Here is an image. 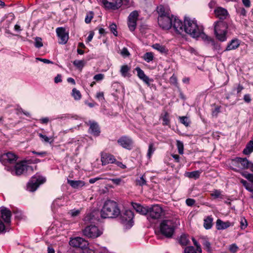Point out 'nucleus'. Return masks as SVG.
<instances>
[{"instance_id": "obj_33", "label": "nucleus", "mask_w": 253, "mask_h": 253, "mask_svg": "<svg viewBox=\"0 0 253 253\" xmlns=\"http://www.w3.org/2000/svg\"><path fill=\"white\" fill-rule=\"evenodd\" d=\"M248 169H250L253 172V164L250 162ZM243 175L249 181L253 183V174L247 173H244Z\"/></svg>"}, {"instance_id": "obj_32", "label": "nucleus", "mask_w": 253, "mask_h": 253, "mask_svg": "<svg viewBox=\"0 0 253 253\" xmlns=\"http://www.w3.org/2000/svg\"><path fill=\"white\" fill-rule=\"evenodd\" d=\"M161 118L163 120V125L164 126H168L169 124V114L167 112H164L162 114Z\"/></svg>"}, {"instance_id": "obj_23", "label": "nucleus", "mask_w": 253, "mask_h": 253, "mask_svg": "<svg viewBox=\"0 0 253 253\" xmlns=\"http://www.w3.org/2000/svg\"><path fill=\"white\" fill-rule=\"evenodd\" d=\"M135 70L137 72V76L138 78L143 81L145 84L149 85L150 80L149 79V77L145 74L144 71L138 67L135 68Z\"/></svg>"}, {"instance_id": "obj_8", "label": "nucleus", "mask_w": 253, "mask_h": 253, "mask_svg": "<svg viewBox=\"0 0 253 253\" xmlns=\"http://www.w3.org/2000/svg\"><path fill=\"white\" fill-rule=\"evenodd\" d=\"M46 181L45 177L36 174L33 176L28 183V188L31 190H37L39 186L44 183Z\"/></svg>"}, {"instance_id": "obj_64", "label": "nucleus", "mask_w": 253, "mask_h": 253, "mask_svg": "<svg viewBox=\"0 0 253 253\" xmlns=\"http://www.w3.org/2000/svg\"><path fill=\"white\" fill-rule=\"evenodd\" d=\"M242 2L246 7H249L251 5V1L250 0H242Z\"/></svg>"}, {"instance_id": "obj_47", "label": "nucleus", "mask_w": 253, "mask_h": 253, "mask_svg": "<svg viewBox=\"0 0 253 253\" xmlns=\"http://www.w3.org/2000/svg\"><path fill=\"white\" fill-rule=\"evenodd\" d=\"M43 44L42 42V39L40 38H36L35 39V46L37 48H40L42 46Z\"/></svg>"}, {"instance_id": "obj_22", "label": "nucleus", "mask_w": 253, "mask_h": 253, "mask_svg": "<svg viewBox=\"0 0 253 253\" xmlns=\"http://www.w3.org/2000/svg\"><path fill=\"white\" fill-rule=\"evenodd\" d=\"M241 41L237 39H232L228 44L225 51L235 50L239 47Z\"/></svg>"}, {"instance_id": "obj_48", "label": "nucleus", "mask_w": 253, "mask_h": 253, "mask_svg": "<svg viewBox=\"0 0 253 253\" xmlns=\"http://www.w3.org/2000/svg\"><path fill=\"white\" fill-rule=\"evenodd\" d=\"M137 183L140 185H143L146 184V179L145 175H142L139 179L137 180Z\"/></svg>"}, {"instance_id": "obj_2", "label": "nucleus", "mask_w": 253, "mask_h": 253, "mask_svg": "<svg viewBox=\"0 0 253 253\" xmlns=\"http://www.w3.org/2000/svg\"><path fill=\"white\" fill-rule=\"evenodd\" d=\"M179 224V221L176 218L163 220L160 226L161 233L168 238L173 235L175 229Z\"/></svg>"}, {"instance_id": "obj_13", "label": "nucleus", "mask_w": 253, "mask_h": 253, "mask_svg": "<svg viewBox=\"0 0 253 253\" xmlns=\"http://www.w3.org/2000/svg\"><path fill=\"white\" fill-rule=\"evenodd\" d=\"M138 15V11H133L130 13L128 17V27L129 30L132 32L134 31L136 28Z\"/></svg>"}, {"instance_id": "obj_42", "label": "nucleus", "mask_w": 253, "mask_h": 253, "mask_svg": "<svg viewBox=\"0 0 253 253\" xmlns=\"http://www.w3.org/2000/svg\"><path fill=\"white\" fill-rule=\"evenodd\" d=\"M130 70V68L127 65H125L121 67V73L122 75L125 77L126 76L127 73Z\"/></svg>"}, {"instance_id": "obj_10", "label": "nucleus", "mask_w": 253, "mask_h": 253, "mask_svg": "<svg viewBox=\"0 0 253 253\" xmlns=\"http://www.w3.org/2000/svg\"><path fill=\"white\" fill-rule=\"evenodd\" d=\"M173 16H159L158 18L159 26L163 29L168 30L172 27Z\"/></svg>"}, {"instance_id": "obj_46", "label": "nucleus", "mask_w": 253, "mask_h": 253, "mask_svg": "<svg viewBox=\"0 0 253 253\" xmlns=\"http://www.w3.org/2000/svg\"><path fill=\"white\" fill-rule=\"evenodd\" d=\"M110 30L113 33L114 36H117L118 32L117 31V25L114 23L110 26Z\"/></svg>"}, {"instance_id": "obj_26", "label": "nucleus", "mask_w": 253, "mask_h": 253, "mask_svg": "<svg viewBox=\"0 0 253 253\" xmlns=\"http://www.w3.org/2000/svg\"><path fill=\"white\" fill-rule=\"evenodd\" d=\"M133 217V212L130 210H126L123 215V219L128 223L131 222Z\"/></svg>"}, {"instance_id": "obj_28", "label": "nucleus", "mask_w": 253, "mask_h": 253, "mask_svg": "<svg viewBox=\"0 0 253 253\" xmlns=\"http://www.w3.org/2000/svg\"><path fill=\"white\" fill-rule=\"evenodd\" d=\"M157 11L159 16H168L171 15L169 9H166L163 5H160L157 7Z\"/></svg>"}, {"instance_id": "obj_54", "label": "nucleus", "mask_w": 253, "mask_h": 253, "mask_svg": "<svg viewBox=\"0 0 253 253\" xmlns=\"http://www.w3.org/2000/svg\"><path fill=\"white\" fill-rule=\"evenodd\" d=\"M104 75L102 74H98L95 75L93 77V79L96 81H100L104 79Z\"/></svg>"}, {"instance_id": "obj_7", "label": "nucleus", "mask_w": 253, "mask_h": 253, "mask_svg": "<svg viewBox=\"0 0 253 253\" xmlns=\"http://www.w3.org/2000/svg\"><path fill=\"white\" fill-rule=\"evenodd\" d=\"M163 213V209L158 205L149 206L148 212V218L152 219L160 218Z\"/></svg>"}, {"instance_id": "obj_39", "label": "nucleus", "mask_w": 253, "mask_h": 253, "mask_svg": "<svg viewBox=\"0 0 253 253\" xmlns=\"http://www.w3.org/2000/svg\"><path fill=\"white\" fill-rule=\"evenodd\" d=\"M39 136L42 141L45 143H51L53 140L52 137H48L46 135H43L42 133H39Z\"/></svg>"}, {"instance_id": "obj_56", "label": "nucleus", "mask_w": 253, "mask_h": 253, "mask_svg": "<svg viewBox=\"0 0 253 253\" xmlns=\"http://www.w3.org/2000/svg\"><path fill=\"white\" fill-rule=\"evenodd\" d=\"M121 54L123 56H127L129 55V53L126 47H124L123 48V49L121 51Z\"/></svg>"}, {"instance_id": "obj_62", "label": "nucleus", "mask_w": 253, "mask_h": 253, "mask_svg": "<svg viewBox=\"0 0 253 253\" xmlns=\"http://www.w3.org/2000/svg\"><path fill=\"white\" fill-rule=\"evenodd\" d=\"M93 36H94V33L93 32H90L88 37L87 38L86 42H90L92 40V39L93 37Z\"/></svg>"}, {"instance_id": "obj_29", "label": "nucleus", "mask_w": 253, "mask_h": 253, "mask_svg": "<svg viewBox=\"0 0 253 253\" xmlns=\"http://www.w3.org/2000/svg\"><path fill=\"white\" fill-rule=\"evenodd\" d=\"M201 173L202 171L200 170H196L192 172H187L185 173V176L190 178L197 179L200 177V175L201 174Z\"/></svg>"}, {"instance_id": "obj_19", "label": "nucleus", "mask_w": 253, "mask_h": 253, "mask_svg": "<svg viewBox=\"0 0 253 253\" xmlns=\"http://www.w3.org/2000/svg\"><path fill=\"white\" fill-rule=\"evenodd\" d=\"M215 16L220 19L224 20L229 17L227 10L221 7H217L214 10Z\"/></svg>"}, {"instance_id": "obj_24", "label": "nucleus", "mask_w": 253, "mask_h": 253, "mask_svg": "<svg viewBox=\"0 0 253 253\" xmlns=\"http://www.w3.org/2000/svg\"><path fill=\"white\" fill-rule=\"evenodd\" d=\"M233 225V223L228 221L223 222L220 219H218L216 222V226L217 230H223Z\"/></svg>"}, {"instance_id": "obj_18", "label": "nucleus", "mask_w": 253, "mask_h": 253, "mask_svg": "<svg viewBox=\"0 0 253 253\" xmlns=\"http://www.w3.org/2000/svg\"><path fill=\"white\" fill-rule=\"evenodd\" d=\"M1 218L6 224H9L11 222V211L5 207H2L0 210Z\"/></svg>"}, {"instance_id": "obj_14", "label": "nucleus", "mask_w": 253, "mask_h": 253, "mask_svg": "<svg viewBox=\"0 0 253 253\" xmlns=\"http://www.w3.org/2000/svg\"><path fill=\"white\" fill-rule=\"evenodd\" d=\"M118 143L122 147L130 150L132 147L133 141L131 137L127 136H123L117 141Z\"/></svg>"}, {"instance_id": "obj_55", "label": "nucleus", "mask_w": 253, "mask_h": 253, "mask_svg": "<svg viewBox=\"0 0 253 253\" xmlns=\"http://www.w3.org/2000/svg\"><path fill=\"white\" fill-rule=\"evenodd\" d=\"M238 247L235 244H232L229 247V250L232 253H235L238 250Z\"/></svg>"}, {"instance_id": "obj_6", "label": "nucleus", "mask_w": 253, "mask_h": 253, "mask_svg": "<svg viewBox=\"0 0 253 253\" xmlns=\"http://www.w3.org/2000/svg\"><path fill=\"white\" fill-rule=\"evenodd\" d=\"M84 235L91 238H95L102 234V231L98 227L90 225L86 226L83 231Z\"/></svg>"}, {"instance_id": "obj_50", "label": "nucleus", "mask_w": 253, "mask_h": 253, "mask_svg": "<svg viewBox=\"0 0 253 253\" xmlns=\"http://www.w3.org/2000/svg\"><path fill=\"white\" fill-rule=\"evenodd\" d=\"M192 241L193 242V244L197 248V252H199V253H201L202 252V249L201 248V246L200 245L198 244V243L197 242V241L195 239V238H192Z\"/></svg>"}, {"instance_id": "obj_61", "label": "nucleus", "mask_w": 253, "mask_h": 253, "mask_svg": "<svg viewBox=\"0 0 253 253\" xmlns=\"http://www.w3.org/2000/svg\"><path fill=\"white\" fill-rule=\"evenodd\" d=\"M219 112H220V107H216L214 109V110L212 111V115L213 116L216 117Z\"/></svg>"}, {"instance_id": "obj_49", "label": "nucleus", "mask_w": 253, "mask_h": 253, "mask_svg": "<svg viewBox=\"0 0 253 253\" xmlns=\"http://www.w3.org/2000/svg\"><path fill=\"white\" fill-rule=\"evenodd\" d=\"M80 213V210H72L69 212V214L72 217L78 216Z\"/></svg>"}, {"instance_id": "obj_30", "label": "nucleus", "mask_w": 253, "mask_h": 253, "mask_svg": "<svg viewBox=\"0 0 253 253\" xmlns=\"http://www.w3.org/2000/svg\"><path fill=\"white\" fill-rule=\"evenodd\" d=\"M152 46L154 49L158 50L161 53H167L168 51V49L166 48L165 46L159 43L154 44Z\"/></svg>"}, {"instance_id": "obj_15", "label": "nucleus", "mask_w": 253, "mask_h": 253, "mask_svg": "<svg viewBox=\"0 0 253 253\" xmlns=\"http://www.w3.org/2000/svg\"><path fill=\"white\" fill-rule=\"evenodd\" d=\"M17 156L11 152H8L1 155V160L4 165L14 164L16 160Z\"/></svg>"}, {"instance_id": "obj_34", "label": "nucleus", "mask_w": 253, "mask_h": 253, "mask_svg": "<svg viewBox=\"0 0 253 253\" xmlns=\"http://www.w3.org/2000/svg\"><path fill=\"white\" fill-rule=\"evenodd\" d=\"M212 225V218L208 216L204 219V226L206 229L211 228Z\"/></svg>"}, {"instance_id": "obj_4", "label": "nucleus", "mask_w": 253, "mask_h": 253, "mask_svg": "<svg viewBox=\"0 0 253 253\" xmlns=\"http://www.w3.org/2000/svg\"><path fill=\"white\" fill-rule=\"evenodd\" d=\"M227 24L223 21L219 20L214 22V31L216 38L220 42H224L227 40Z\"/></svg>"}, {"instance_id": "obj_31", "label": "nucleus", "mask_w": 253, "mask_h": 253, "mask_svg": "<svg viewBox=\"0 0 253 253\" xmlns=\"http://www.w3.org/2000/svg\"><path fill=\"white\" fill-rule=\"evenodd\" d=\"M253 151V140H251L247 144L246 148L243 150V153L245 155L251 154Z\"/></svg>"}, {"instance_id": "obj_51", "label": "nucleus", "mask_w": 253, "mask_h": 253, "mask_svg": "<svg viewBox=\"0 0 253 253\" xmlns=\"http://www.w3.org/2000/svg\"><path fill=\"white\" fill-rule=\"evenodd\" d=\"M96 98L100 101L104 100L105 98L104 97L103 92L100 91V92H97V93L96 94Z\"/></svg>"}, {"instance_id": "obj_58", "label": "nucleus", "mask_w": 253, "mask_h": 253, "mask_svg": "<svg viewBox=\"0 0 253 253\" xmlns=\"http://www.w3.org/2000/svg\"><path fill=\"white\" fill-rule=\"evenodd\" d=\"M247 226V222L245 219H242L241 220V227L242 229L245 228Z\"/></svg>"}, {"instance_id": "obj_5", "label": "nucleus", "mask_w": 253, "mask_h": 253, "mask_svg": "<svg viewBox=\"0 0 253 253\" xmlns=\"http://www.w3.org/2000/svg\"><path fill=\"white\" fill-rule=\"evenodd\" d=\"M230 167L233 169L239 170L240 169H248L250 162L246 158H236L231 160Z\"/></svg>"}, {"instance_id": "obj_53", "label": "nucleus", "mask_w": 253, "mask_h": 253, "mask_svg": "<svg viewBox=\"0 0 253 253\" xmlns=\"http://www.w3.org/2000/svg\"><path fill=\"white\" fill-rule=\"evenodd\" d=\"M93 18V13L90 12L89 14H87L85 18V22L87 24L89 23L92 19Z\"/></svg>"}, {"instance_id": "obj_52", "label": "nucleus", "mask_w": 253, "mask_h": 253, "mask_svg": "<svg viewBox=\"0 0 253 253\" xmlns=\"http://www.w3.org/2000/svg\"><path fill=\"white\" fill-rule=\"evenodd\" d=\"M203 245L205 249H206L207 252H210L211 251V244L209 242L207 241H205L203 243Z\"/></svg>"}, {"instance_id": "obj_9", "label": "nucleus", "mask_w": 253, "mask_h": 253, "mask_svg": "<svg viewBox=\"0 0 253 253\" xmlns=\"http://www.w3.org/2000/svg\"><path fill=\"white\" fill-rule=\"evenodd\" d=\"M32 170L31 166H28L26 162H21L17 163L11 170L12 174L20 175L23 173L25 171Z\"/></svg>"}, {"instance_id": "obj_63", "label": "nucleus", "mask_w": 253, "mask_h": 253, "mask_svg": "<svg viewBox=\"0 0 253 253\" xmlns=\"http://www.w3.org/2000/svg\"><path fill=\"white\" fill-rule=\"evenodd\" d=\"M244 100L246 102H250L251 101L250 95L249 94H245L244 96Z\"/></svg>"}, {"instance_id": "obj_3", "label": "nucleus", "mask_w": 253, "mask_h": 253, "mask_svg": "<svg viewBox=\"0 0 253 253\" xmlns=\"http://www.w3.org/2000/svg\"><path fill=\"white\" fill-rule=\"evenodd\" d=\"M184 32L195 38L199 37L203 34V29L202 26L198 25L196 20L186 17L185 18Z\"/></svg>"}, {"instance_id": "obj_40", "label": "nucleus", "mask_w": 253, "mask_h": 253, "mask_svg": "<svg viewBox=\"0 0 253 253\" xmlns=\"http://www.w3.org/2000/svg\"><path fill=\"white\" fill-rule=\"evenodd\" d=\"M156 148L154 146V144L153 143H150L149 145V148L148 150L147 156L149 158H150L155 151Z\"/></svg>"}, {"instance_id": "obj_16", "label": "nucleus", "mask_w": 253, "mask_h": 253, "mask_svg": "<svg viewBox=\"0 0 253 253\" xmlns=\"http://www.w3.org/2000/svg\"><path fill=\"white\" fill-rule=\"evenodd\" d=\"M172 26L175 32L178 34H181L183 32H184L185 23L183 25L181 20L174 16Z\"/></svg>"}, {"instance_id": "obj_43", "label": "nucleus", "mask_w": 253, "mask_h": 253, "mask_svg": "<svg viewBox=\"0 0 253 253\" xmlns=\"http://www.w3.org/2000/svg\"><path fill=\"white\" fill-rule=\"evenodd\" d=\"M179 119L180 123L183 124L185 126H188L190 125V121L187 117H179Z\"/></svg>"}, {"instance_id": "obj_36", "label": "nucleus", "mask_w": 253, "mask_h": 253, "mask_svg": "<svg viewBox=\"0 0 253 253\" xmlns=\"http://www.w3.org/2000/svg\"><path fill=\"white\" fill-rule=\"evenodd\" d=\"M190 241L187 235L185 234L181 235L179 239V243L182 246H186L189 243Z\"/></svg>"}, {"instance_id": "obj_41", "label": "nucleus", "mask_w": 253, "mask_h": 253, "mask_svg": "<svg viewBox=\"0 0 253 253\" xmlns=\"http://www.w3.org/2000/svg\"><path fill=\"white\" fill-rule=\"evenodd\" d=\"M73 63L77 68L82 69L84 66L85 62L84 60H76Z\"/></svg>"}, {"instance_id": "obj_45", "label": "nucleus", "mask_w": 253, "mask_h": 253, "mask_svg": "<svg viewBox=\"0 0 253 253\" xmlns=\"http://www.w3.org/2000/svg\"><path fill=\"white\" fill-rule=\"evenodd\" d=\"M184 253H197L194 248L192 246L186 247L184 250Z\"/></svg>"}, {"instance_id": "obj_20", "label": "nucleus", "mask_w": 253, "mask_h": 253, "mask_svg": "<svg viewBox=\"0 0 253 253\" xmlns=\"http://www.w3.org/2000/svg\"><path fill=\"white\" fill-rule=\"evenodd\" d=\"M101 161L102 165H106L108 164L114 163L116 162V159L113 155L105 153L102 155Z\"/></svg>"}, {"instance_id": "obj_12", "label": "nucleus", "mask_w": 253, "mask_h": 253, "mask_svg": "<svg viewBox=\"0 0 253 253\" xmlns=\"http://www.w3.org/2000/svg\"><path fill=\"white\" fill-rule=\"evenodd\" d=\"M69 243L73 247L80 248L82 249L87 248L88 245L87 241L79 237L72 239Z\"/></svg>"}, {"instance_id": "obj_37", "label": "nucleus", "mask_w": 253, "mask_h": 253, "mask_svg": "<svg viewBox=\"0 0 253 253\" xmlns=\"http://www.w3.org/2000/svg\"><path fill=\"white\" fill-rule=\"evenodd\" d=\"M143 59L147 62H150L154 59V54L151 52H146L143 56Z\"/></svg>"}, {"instance_id": "obj_25", "label": "nucleus", "mask_w": 253, "mask_h": 253, "mask_svg": "<svg viewBox=\"0 0 253 253\" xmlns=\"http://www.w3.org/2000/svg\"><path fill=\"white\" fill-rule=\"evenodd\" d=\"M68 183L75 189L82 188L85 184L84 181L82 180H68Z\"/></svg>"}, {"instance_id": "obj_35", "label": "nucleus", "mask_w": 253, "mask_h": 253, "mask_svg": "<svg viewBox=\"0 0 253 253\" xmlns=\"http://www.w3.org/2000/svg\"><path fill=\"white\" fill-rule=\"evenodd\" d=\"M211 195L213 199H223L224 196L221 193L220 191H212Z\"/></svg>"}, {"instance_id": "obj_60", "label": "nucleus", "mask_w": 253, "mask_h": 253, "mask_svg": "<svg viewBox=\"0 0 253 253\" xmlns=\"http://www.w3.org/2000/svg\"><path fill=\"white\" fill-rule=\"evenodd\" d=\"M5 230V226L0 219V233L4 232Z\"/></svg>"}, {"instance_id": "obj_27", "label": "nucleus", "mask_w": 253, "mask_h": 253, "mask_svg": "<svg viewBox=\"0 0 253 253\" xmlns=\"http://www.w3.org/2000/svg\"><path fill=\"white\" fill-rule=\"evenodd\" d=\"M89 130L94 136H98L100 133L99 128L96 123H93L90 124Z\"/></svg>"}, {"instance_id": "obj_1", "label": "nucleus", "mask_w": 253, "mask_h": 253, "mask_svg": "<svg viewBox=\"0 0 253 253\" xmlns=\"http://www.w3.org/2000/svg\"><path fill=\"white\" fill-rule=\"evenodd\" d=\"M120 213V210L118 204L112 200H107L104 204L101 211V216L102 218H114Z\"/></svg>"}, {"instance_id": "obj_59", "label": "nucleus", "mask_w": 253, "mask_h": 253, "mask_svg": "<svg viewBox=\"0 0 253 253\" xmlns=\"http://www.w3.org/2000/svg\"><path fill=\"white\" fill-rule=\"evenodd\" d=\"M195 202V200L192 199H188L186 200V204L189 206H193Z\"/></svg>"}, {"instance_id": "obj_44", "label": "nucleus", "mask_w": 253, "mask_h": 253, "mask_svg": "<svg viewBox=\"0 0 253 253\" xmlns=\"http://www.w3.org/2000/svg\"><path fill=\"white\" fill-rule=\"evenodd\" d=\"M176 145H177V147L179 153L180 154H182L183 153V149H184V146H183V143L179 140H177Z\"/></svg>"}, {"instance_id": "obj_11", "label": "nucleus", "mask_w": 253, "mask_h": 253, "mask_svg": "<svg viewBox=\"0 0 253 253\" xmlns=\"http://www.w3.org/2000/svg\"><path fill=\"white\" fill-rule=\"evenodd\" d=\"M103 6L108 9H117L122 5V0H101Z\"/></svg>"}, {"instance_id": "obj_38", "label": "nucleus", "mask_w": 253, "mask_h": 253, "mask_svg": "<svg viewBox=\"0 0 253 253\" xmlns=\"http://www.w3.org/2000/svg\"><path fill=\"white\" fill-rule=\"evenodd\" d=\"M72 95L75 100H80L82 97V95L80 91L76 88H74L72 90Z\"/></svg>"}, {"instance_id": "obj_57", "label": "nucleus", "mask_w": 253, "mask_h": 253, "mask_svg": "<svg viewBox=\"0 0 253 253\" xmlns=\"http://www.w3.org/2000/svg\"><path fill=\"white\" fill-rule=\"evenodd\" d=\"M62 76L60 74H58L54 78V82L56 84L62 82Z\"/></svg>"}, {"instance_id": "obj_17", "label": "nucleus", "mask_w": 253, "mask_h": 253, "mask_svg": "<svg viewBox=\"0 0 253 253\" xmlns=\"http://www.w3.org/2000/svg\"><path fill=\"white\" fill-rule=\"evenodd\" d=\"M56 32L58 37L60 39L59 42L60 44H65L68 41L69 35L68 33H66L65 28L63 27L57 28Z\"/></svg>"}, {"instance_id": "obj_21", "label": "nucleus", "mask_w": 253, "mask_h": 253, "mask_svg": "<svg viewBox=\"0 0 253 253\" xmlns=\"http://www.w3.org/2000/svg\"><path fill=\"white\" fill-rule=\"evenodd\" d=\"M132 206L133 209L138 213L143 214L146 215L148 214V209L149 206H145L144 207L140 204L136 203H132Z\"/></svg>"}]
</instances>
